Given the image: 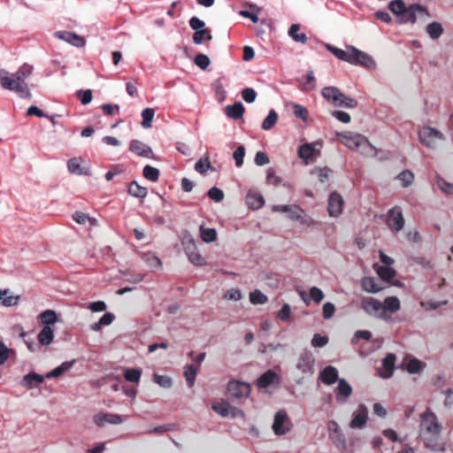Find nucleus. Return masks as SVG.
<instances>
[{
    "label": "nucleus",
    "instance_id": "1",
    "mask_svg": "<svg viewBox=\"0 0 453 453\" xmlns=\"http://www.w3.org/2000/svg\"><path fill=\"white\" fill-rule=\"evenodd\" d=\"M441 425L436 415L427 409L420 415L418 436L426 448L433 451H444L445 444L441 438Z\"/></svg>",
    "mask_w": 453,
    "mask_h": 453
},
{
    "label": "nucleus",
    "instance_id": "2",
    "mask_svg": "<svg viewBox=\"0 0 453 453\" xmlns=\"http://www.w3.org/2000/svg\"><path fill=\"white\" fill-rule=\"evenodd\" d=\"M32 72L33 66L28 64H24L12 74L0 69V85L4 89L16 92L22 98H29L31 93L26 80L31 75Z\"/></svg>",
    "mask_w": 453,
    "mask_h": 453
},
{
    "label": "nucleus",
    "instance_id": "3",
    "mask_svg": "<svg viewBox=\"0 0 453 453\" xmlns=\"http://www.w3.org/2000/svg\"><path fill=\"white\" fill-rule=\"evenodd\" d=\"M361 307L370 316L388 320L393 313L400 310L401 303L396 296H388L383 302L368 296L362 299Z\"/></svg>",
    "mask_w": 453,
    "mask_h": 453
},
{
    "label": "nucleus",
    "instance_id": "4",
    "mask_svg": "<svg viewBox=\"0 0 453 453\" xmlns=\"http://www.w3.org/2000/svg\"><path fill=\"white\" fill-rule=\"evenodd\" d=\"M337 135L341 138V142L351 150H357L361 154L370 157L377 155V149L362 134L342 133Z\"/></svg>",
    "mask_w": 453,
    "mask_h": 453
},
{
    "label": "nucleus",
    "instance_id": "5",
    "mask_svg": "<svg viewBox=\"0 0 453 453\" xmlns=\"http://www.w3.org/2000/svg\"><path fill=\"white\" fill-rule=\"evenodd\" d=\"M321 95L329 104L336 107L353 109L357 105L354 98L346 96L336 87H325L321 90Z\"/></svg>",
    "mask_w": 453,
    "mask_h": 453
},
{
    "label": "nucleus",
    "instance_id": "6",
    "mask_svg": "<svg viewBox=\"0 0 453 453\" xmlns=\"http://www.w3.org/2000/svg\"><path fill=\"white\" fill-rule=\"evenodd\" d=\"M428 16L429 13L426 7L418 4H414L406 8L400 22L415 23L418 19H426Z\"/></svg>",
    "mask_w": 453,
    "mask_h": 453
},
{
    "label": "nucleus",
    "instance_id": "7",
    "mask_svg": "<svg viewBox=\"0 0 453 453\" xmlns=\"http://www.w3.org/2000/svg\"><path fill=\"white\" fill-rule=\"evenodd\" d=\"M418 137L422 143L431 148H435L444 139L439 130L430 127H422L418 132Z\"/></svg>",
    "mask_w": 453,
    "mask_h": 453
},
{
    "label": "nucleus",
    "instance_id": "8",
    "mask_svg": "<svg viewBox=\"0 0 453 453\" xmlns=\"http://www.w3.org/2000/svg\"><path fill=\"white\" fill-rule=\"evenodd\" d=\"M227 394L234 399L247 398L250 393V385L247 382L233 380L227 383Z\"/></svg>",
    "mask_w": 453,
    "mask_h": 453
},
{
    "label": "nucleus",
    "instance_id": "9",
    "mask_svg": "<svg viewBox=\"0 0 453 453\" xmlns=\"http://www.w3.org/2000/svg\"><path fill=\"white\" fill-rule=\"evenodd\" d=\"M183 245L185 247V252L188 257V260L195 265H205V260L199 253L194 239L191 236H186L183 239Z\"/></svg>",
    "mask_w": 453,
    "mask_h": 453
},
{
    "label": "nucleus",
    "instance_id": "10",
    "mask_svg": "<svg viewBox=\"0 0 453 453\" xmlns=\"http://www.w3.org/2000/svg\"><path fill=\"white\" fill-rule=\"evenodd\" d=\"M315 358L310 350L303 351L297 358L296 367L304 375H311L314 372Z\"/></svg>",
    "mask_w": 453,
    "mask_h": 453
},
{
    "label": "nucleus",
    "instance_id": "11",
    "mask_svg": "<svg viewBox=\"0 0 453 453\" xmlns=\"http://www.w3.org/2000/svg\"><path fill=\"white\" fill-rule=\"evenodd\" d=\"M349 50L352 51L351 62L352 65H361L366 68L374 69L376 63L373 58L367 53L353 47L349 46Z\"/></svg>",
    "mask_w": 453,
    "mask_h": 453
},
{
    "label": "nucleus",
    "instance_id": "12",
    "mask_svg": "<svg viewBox=\"0 0 453 453\" xmlns=\"http://www.w3.org/2000/svg\"><path fill=\"white\" fill-rule=\"evenodd\" d=\"M273 430L276 435H283L290 430V420L285 411H279L275 413Z\"/></svg>",
    "mask_w": 453,
    "mask_h": 453
},
{
    "label": "nucleus",
    "instance_id": "13",
    "mask_svg": "<svg viewBox=\"0 0 453 453\" xmlns=\"http://www.w3.org/2000/svg\"><path fill=\"white\" fill-rule=\"evenodd\" d=\"M386 224L394 232H399L403 228L404 219L399 208H392L387 212Z\"/></svg>",
    "mask_w": 453,
    "mask_h": 453
},
{
    "label": "nucleus",
    "instance_id": "14",
    "mask_svg": "<svg viewBox=\"0 0 453 453\" xmlns=\"http://www.w3.org/2000/svg\"><path fill=\"white\" fill-rule=\"evenodd\" d=\"M55 36L76 48H82L86 45V40L73 32L58 31L55 33Z\"/></svg>",
    "mask_w": 453,
    "mask_h": 453
},
{
    "label": "nucleus",
    "instance_id": "15",
    "mask_svg": "<svg viewBox=\"0 0 453 453\" xmlns=\"http://www.w3.org/2000/svg\"><path fill=\"white\" fill-rule=\"evenodd\" d=\"M288 218L293 220H297L303 225L311 226L314 220L308 216L303 210L298 205L290 204V208L288 211Z\"/></svg>",
    "mask_w": 453,
    "mask_h": 453
},
{
    "label": "nucleus",
    "instance_id": "16",
    "mask_svg": "<svg viewBox=\"0 0 453 453\" xmlns=\"http://www.w3.org/2000/svg\"><path fill=\"white\" fill-rule=\"evenodd\" d=\"M344 204V200L342 196L336 193L333 192L329 196L328 199V213L330 217H338L342 211V206Z\"/></svg>",
    "mask_w": 453,
    "mask_h": 453
},
{
    "label": "nucleus",
    "instance_id": "17",
    "mask_svg": "<svg viewBox=\"0 0 453 453\" xmlns=\"http://www.w3.org/2000/svg\"><path fill=\"white\" fill-rule=\"evenodd\" d=\"M93 420L98 426H104L106 424L119 425L123 418L119 414L100 412L94 416Z\"/></svg>",
    "mask_w": 453,
    "mask_h": 453
},
{
    "label": "nucleus",
    "instance_id": "18",
    "mask_svg": "<svg viewBox=\"0 0 453 453\" xmlns=\"http://www.w3.org/2000/svg\"><path fill=\"white\" fill-rule=\"evenodd\" d=\"M368 418V410L364 404H360L357 411L353 413V418L349 423L352 429L363 428Z\"/></svg>",
    "mask_w": 453,
    "mask_h": 453
},
{
    "label": "nucleus",
    "instance_id": "19",
    "mask_svg": "<svg viewBox=\"0 0 453 453\" xmlns=\"http://www.w3.org/2000/svg\"><path fill=\"white\" fill-rule=\"evenodd\" d=\"M129 150L135 155L142 157L152 158V149L139 140H132L130 142Z\"/></svg>",
    "mask_w": 453,
    "mask_h": 453
},
{
    "label": "nucleus",
    "instance_id": "20",
    "mask_svg": "<svg viewBox=\"0 0 453 453\" xmlns=\"http://www.w3.org/2000/svg\"><path fill=\"white\" fill-rule=\"evenodd\" d=\"M44 379V376L32 372L22 378L20 386L27 389H32L42 383Z\"/></svg>",
    "mask_w": 453,
    "mask_h": 453
},
{
    "label": "nucleus",
    "instance_id": "21",
    "mask_svg": "<svg viewBox=\"0 0 453 453\" xmlns=\"http://www.w3.org/2000/svg\"><path fill=\"white\" fill-rule=\"evenodd\" d=\"M335 391L337 402L345 403L352 393V388L344 379H340Z\"/></svg>",
    "mask_w": 453,
    "mask_h": 453
},
{
    "label": "nucleus",
    "instance_id": "22",
    "mask_svg": "<svg viewBox=\"0 0 453 453\" xmlns=\"http://www.w3.org/2000/svg\"><path fill=\"white\" fill-rule=\"evenodd\" d=\"M319 378L326 385H332L338 380V371L335 367L328 365L321 371Z\"/></svg>",
    "mask_w": 453,
    "mask_h": 453
},
{
    "label": "nucleus",
    "instance_id": "23",
    "mask_svg": "<svg viewBox=\"0 0 453 453\" xmlns=\"http://www.w3.org/2000/svg\"><path fill=\"white\" fill-rule=\"evenodd\" d=\"M279 381L280 376L274 371L268 370L258 378L257 386L265 388Z\"/></svg>",
    "mask_w": 453,
    "mask_h": 453
},
{
    "label": "nucleus",
    "instance_id": "24",
    "mask_svg": "<svg viewBox=\"0 0 453 453\" xmlns=\"http://www.w3.org/2000/svg\"><path fill=\"white\" fill-rule=\"evenodd\" d=\"M246 203L250 209L257 210L265 204V198L258 192L250 191L246 196Z\"/></svg>",
    "mask_w": 453,
    "mask_h": 453
},
{
    "label": "nucleus",
    "instance_id": "25",
    "mask_svg": "<svg viewBox=\"0 0 453 453\" xmlns=\"http://www.w3.org/2000/svg\"><path fill=\"white\" fill-rule=\"evenodd\" d=\"M403 365L405 366L408 372L414 374L419 372L423 368V363L415 357H406Z\"/></svg>",
    "mask_w": 453,
    "mask_h": 453
},
{
    "label": "nucleus",
    "instance_id": "26",
    "mask_svg": "<svg viewBox=\"0 0 453 453\" xmlns=\"http://www.w3.org/2000/svg\"><path fill=\"white\" fill-rule=\"evenodd\" d=\"M243 112H244V107L241 102L227 105L226 107V115L229 118L234 119H239L242 118Z\"/></svg>",
    "mask_w": 453,
    "mask_h": 453
},
{
    "label": "nucleus",
    "instance_id": "27",
    "mask_svg": "<svg viewBox=\"0 0 453 453\" xmlns=\"http://www.w3.org/2000/svg\"><path fill=\"white\" fill-rule=\"evenodd\" d=\"M74 364V360L67 361L62 363L60 365L53 369L52 371L49 372L45 374L44 378L50 379V378H58L61 376L64 372L69 371Z\"/></svg>",
    "mask_w": 453,
    "mask_h": 453
},
{
    "label": "nucleus",
    "instance_id": "28",
    "mask_svg": "<svg viewBox=\"0 0 453 453\" xmlns=\"http://www.w3.org/2000/svg\"><path fill=\"white\" fill-rule=\"evenodd\" d=\"M326 48L332 52L338 59L348 62L350 64L352 51L348 49V51H345L342 49H338L331 44H326Z\"/></svg>",
    "mask_w": 453,
    "mask_h": 453
},
{
    "label": "nucleus",
    "instance_id": "29",
    "mask_svg": "<svg viewBox=\"0 0 453 453\" xmlns=\"http://www.w3.org/2000/svg\"><path fill=\"white\" fill-rule=\"evenodd\" d=\"M142 259L151 269L159 270L162 267L161 260L152 252H145L142 255Z\"/></svg>",
    "mask_w": 453,
    "mask_h": 453
},
{
    "label": "nucleus",
    "instance_id": "30",
    "mask_svg": "<svg viewBox=\"0 0 453 453\" xmlns=\"http://www.w3.org/2000/svg\"><path fill=\"white\" fill-rule=\"evenodd\" d=\"M73 220L79 225H88L89 226H93L96 225L97 220L94 218H90L88 214L83 213L81 211H75L73 214Z\"/></svg>",
    "mask_w": 453,
    "mask_h": 453
},
{
    "label": "nucleus",
    "instance_id": "31",
    "mask_svg": "<svg viewBox=\"0 0 453 453\" xmlns=\"http://www.w3.org/2000/svg\"><path fill=\"white\" fill-rule=\"evenodd\" d=\"M54 338V331L50 326H43L38 334V341L42 345H50Z\"/></svg>",
    "mask_w": 453,
    "mask_h": 453
},
{
    "label": "nucleus",
    "instance_id": "32",
    "mask_svg": "<svg viewBox=\"0 0 453 453\" xmlns=\"http://www.w3.org/2000/svg\"><path fill=\"white\" fill-rule=\"evenodd\" d=\"M82 160L79 157H73L68 160L67 162V168L71 173L73 174H86L87 172L84 171L83 167L81 166Z\"/></svg>",
    "mask_w": 453,
    "mask_h": 453
},
{
    "label": "nucleus",
    "instance_id": "33",
    "mask_svg": "<svg viewBox=\"0 0 453 453\" xmlns=\"http://www.w3.org/2000/svg\"><path fill=\"white\" fill-rule=\"evenodd\" d=\"M362 288L368 293H378L382 289V287L372 277H365L362 280Z\"/></svg>",
    "mask_w": 453,
    "mask_h": 453
},
{
    "label": "nucleus",
    "instance_id": "34",
    "mask_svg": "<svg viewBox=\"0 0 453 453\" xmlns=\"http://www.w3.org/2000/svg\"><path fill=\"white\" fill-rule=\"evenodd\" d=\"M395 361V356L394 354H388L386 357L383 359V367L386 372L384 373H380V376L382 378L387 379L391 377L393 373Z\"/></svg>",
    "mask_w": 453,
    "mask_h": 453
},
{
    "label": "nucleus",
    "instance_id": "35",
    "mask_svg": "<svg viewBox=\"0 0 453 453\" xmlns=\"http://www.w3.org/2000/svg\"><path fill=\"white\" fill-rule=\"evenodd\" d=\"M114 314L111 312L104 313L101 319L91 326L93 331L98 332L104 326L111 325L114 320Z\"/></svg>",
    "mask_w": 453,
    "mask_h": 453
},
{
    "label": "nucleus",
    "instance_id": "36",
    "mask_svg": "<svg viewBox=\"0 0 453 453\" xmlns=\"http://www.w3.org/2000/svg\"><path fill=\"white\" fill-rule=\"evenodd\" d=\"M405 4L403 0H393L388 4V9L396 15L401 20L406 10Z\"/></svg>",
    "mask_w": 453,
    "mask_h": 453
},
{
    "label": "nucleus",
    "instance_id": "37",
    "mask_svg": "<svg viewBox=\"0 0 453 453\" xmlns=\"http://www.w3.org/2000/svg\"><path fill=\"white\" fill-rule=\"evenodd\" d=\"M9 293L8 289L0 290V301L6 307L16 305L19 299V296L9 295Z\"/></svg>",
    "mask_w": 453,
    "mask_h": 453
},
{
    "label": "nucleus",
    "instance_id": "38",
    "mask_svg": "<svg viewBox=\"0 0 453 453\" xmlns=\"http://www.w3.org/2000/svg\"><path fill=\"white\" fill-rule=\"evenodd\" d=\"M249 7L252 12L242 10L240 11L239 14L244 18L250 19L253 23H257V13L261 12V8L257 4H249Z\"/></svg>",
    "mask_w": 453,
    "mask_h": 453
},
{
    "label": "nucleus",
    "instance_id": "39",
    "mask_svg": "<svg viewBox=\"0 0 453 453\" xmlns=\"http://www.w3.org/2000/svg\"><path fill=\"white\" fill-rule=\"evenodd\" d=\"M426 32L433 40H436L442 35L443 28L439 22H432L427 25Z\"/></svg>",
    "mask_w": 453,
    "mask_h": 453
},
{
    "label": "nucleus",
    "instance_id": "40",
    "mask_svg": "<svg viewBox=\"0 0 453 453\" xmlns=\"http://www.w3.org/2000/svg\"><path fill=\"white\" fill-rule=\"evenodd\" d=\"M128 193L133 196L143 198L148 192L146 188L140 186L136 181H133L128 187Z\"/></svg>",
    "mask_w": 453,
    "mask_h": 453
},
{
    "label": "nucleus",
    "instance_id": "41",
    "mask_svg": "<svg viewBox=\"0 0 453 453\" xmlns=\"http://www.w3.org/2000/svg\"><path fill=\"white\" fill-rule=\"evenodd\" d=\"M300 27L298 24H293L288 29V35L293 38L295 42L305 43L307 42V36L305 34H299L298 31Z\"/></svg>",
    "mask_w": 453,
    "mask_h": 453
},
{
    "label": "nucleus",
    "instance_id": "42",
    "mask_svg": "<svg viewBox=\"0 0 453 453\" xmlns=\"http://www.w3.org/2000/svg\"><path fill=\"white\" fill-rule=\"evenodd\" d=\"M200 235L204 242H212L217 239V232L214 228L200 226Z\"/></svg>",
    "mask_w": 453,
    "mask_h": 453
},
{
    "label": "nucleus",
    "instance_id": "43",
    "mask_svg": "<svg viewBox=\"0 0 453 453\" xmlns=\"http://www.w3.org/2000/svg\"><path fill=\"white\" fill-rule=\"evenodd\" d=\"M197 372L198 366H195L194 365H189L186 367L184 376L189 388L194 386Z\"/></svg>",
    "mask_w": 453,
    "mask_h": 453
},
{
    "label": "nucleus",
    "instance_id": "44",
    "mask_svg": "<svg viewBox=\"0 0 453 453\" xmlns=\"http://www.w3.org/2000/svg\"><path fill=\"white\" fill-rule=\"evenodd\" d=\"M40 318L42 323L45 325L44 326H50L57 322V313L52 310L44 311L41 313Z\"/></svg>",
    "mask_w": 453,
    "mask_h": 453
},
{
    "label": "nucleus",
    "instance_id": "45",
    "mask_svg": "<svg viewBox=\"0 0 453 453\" xmlns=\"http://www.w3.org/2000/svg\"><path fill=\"white\" fill-rule=\"evenodd\" d=\"M315 152L314 146L311 143H305L300 146L298 150V156L303 159H310L313 157Z\"/></svg>",
    "mask_w": 453,
    "mask_h": 453
},
{
    "label": "nucleus",
    "instance_id": "46",
    "mask_svg": "<svg viewBox=\"0 0 453 453\" xmlns=\"http://www.w3.org/2000/svg\"><path fill=\"white\" fill-rule=\"evenodd\" d=\"M141 376V370L135 368H127L124 372V378L129 382L138 383L140 381Z\"/></svg>",
    "mask_w": 453,
    "mask_h": 453
},
{
    "label": "nucleus",
    "instance_id": "47",
    "mask_svg": "<svg viewBox=\"0 0 453 453\" xmlns=\"http://www.w3.org/2000/svg\"><path fill=\"white\" fill-rule=\"evenodd\" d=\"M278 114L274 110H271L267 115V117L264 119L262 123V128L264 130H270L277 122Z\"/></svg>",
    "mask_w": 453,
    "mask_h": 453
},
{
    "label": "nucleus",
    "instance_id": "48",
    "mask_svg": "<svg viewBox=\"0 0 453 453\" xmlns=\"http://www.w3.org/2000/svg\"><path fill=\"white\" fill-rule=\"evenodd\" d=\"M155 111L151 108H146L142 111V127L143 128H150L151 127Z\"/></svg>",
    "mask_w": 453,
    "mask_h": 453
},
{
    "label": "nucleus",
    "instance_id": "49",
    "mask_svg": "<svg viewBox=\"0 0 453 453\" xmlns=\"http://www.w3.org/2000/svg\"><path fill=\"white\" fill-rule=\"evenodd\" d=\"M290 104L293 108V113L296 118L304 121L307 120L309 112L306 107L296 103H291Z\"/></svg>",
    "mask_w": 453,
    "mask_h": 453
},
{
    "label": "nucleus",
    "instance_id": "50",
    "mask_svg": "<svg viewBox=\"0 0 453 453\" xmlns=\"http://www.w3.org/2000/svg\"><path fill=\"white\" fill-rule=\"evenodd\" d=\"M397 179L403 188H407L413 182L414 174L411 171L405 170L398 174Z\"/></svg>",
    "mask_w": 453,
    "mask_h": 453
},
{
    "label": "nucleus",
    "instance_id": "51",
    "mask_svg": "<svg viewBox=\"0 0 453 453\" xmlns=\"http://www.w3.org/2000/svg\"><path fill=\"white\" fill-rule=\"evenodd\" d=\"M211 40L212 36L211 35L210 30L202 29L200 31L195 32L193 35V41L196 44H201L204 40Z\"/></svg>",
    "mask_w": 453,
    "mask_h": 453
},
{
    "label": "nucleus",
    "instance_id": "52",
    "mask_svg": "<svg viewBox=\"0 0 453 453\" xmlns=\"http://www.w3.org/2000/svg\"><path fill=\"white\" fill-rule=\"evenodd\" d=\"M143 176L150 181H157L159 177V170L150 165H145Z\"/></svg>",
    "mask_w": 453,
    "mask_h": 453
},
{
    "label": "nucleus",
    "instance_id": "53",
    "mask_svg": "<svg viewBox=\"0 0 453 453\" xmlns=\"http://www.w3.org/2000/svg\"><path fill=\"white\" fill-rule=\"evenodd\" d=\"M153 381L164 388H170L173 385V382H172V380L170 377L165 376V375H159L157 373H154Z\"/></svg>",
    "mask_w": 453,
    "mask_h": 453
},
{
    "label": "nucleus",
    "instance_id": "54",
    "mask_svg": "<svg viewBox=\"0 0 453 453\" xmlns=\"http://www.w3.org/2000/svg\"><path fill=\"white\" fill-rule=\"evenodd\" d=\"M329 437L336 448H338L340 449H346L347 443H346V440H345L343 434H342V433L331 434V435H329Z\"/></svg>",
    "mask_w": 453,
    "mask_h": 453
},
{
    "label": "nucleus",
    "instance_id": "55",
    "mask_svg": "<svg viewBox=\"0 0 453 453\" xmlns=\"http://www.w3.org/2000/svg\"><path fill=\"white\" fill-rule=\"evenodd\" d=\"M250 300L253 304H264L267 302V296L256 289L250 294Z\"/></svg>",
    "mask_w": 453,
    "mask_h": 453
},
{
    "label": "nucleus",
    "instance_id": "56",
    "mask_svg": "<svg viewBox=\"0 0 453 453\" xmlns=\"http://www.w3.org/2000/svg\"><path fill=\"white\" fill-rule=\"evenodd\" d=\"M377 273L385 280H389L395 275V271L389 266H380Z\"/></svg>",
    "mask_w": 453,
    "mask_h": 453
},
{
    "label": "nucleus",
    "instance_id": "57",
    "mask_svg": "<svg viewBox=\"0 0 453 453\" xmlns=\"http://www.w3.org/2000/svg\"><path fill=\"white\" fill-rule=\"evenodd\" d=\"M194 62L202 70H205L210 65L211 60L207 55L199 53L196 56Z\"/></svg>",
    "mask_w": 453,
    "mask_h": 453
},
{
    "label": "nucleus",
    "instance_id": "58",
    "mask_svg": "<svg viewBox=\"0 0 453 453\" xmlns=\"http://www.w3.org/2000/svg\"><path fill=\"white\" fill-rule=\"evenodd\" d=\"M210 167L211 162L208 157L199 159L195 165L196 171L200 173H206L210 169Z\"/></svg>",
    "mask_w": 453,
    "mask_h": 453
},
{
    "label": "nucleus",
    "instance_id": "59",
    "mask_svg": "<svg viewBox=\"0 0 453 453\" xmlns=\"http://www.w3.org/2000/svg\"><path fill=\"white\" fill-rule=\"evenodd\" d=\"M77 96L82 104H89L93 99V94L91 89H81L77 92Z\"/></svg>",
    "mask_w": 453,
    "mask_h": 453
},
{
    "label": "nucleus",
    "instance_id": "60",
    "mask_svg": "<svg viewBox=\"0 0 453 453\" xmlns=\"http://www.w3.org/2000/svg\"><path fill=\"white\" fill-rule=\"evenodd\" d=\"M230 406L226 403H217L212 405V410L222 417L229 414Z\"/></svg>",
    "mask_w": 453,
    "mask_h": 453
},
{
    "label": "nucleus",
    "instance_id": "61",
    "mask_svg": "<svg viewBox=\"0 0 453 453\" xmlns=\"http://www.w3.org/2000/svg\"><path fill=\"white\" fill-rule=\"evenodd\" d=\"M245 156V148L244 146H239L234 152L233 157L234 159L236 166L240 167L243 165V158Z\"/></svg>",
    "mask_w": 453,
    "mask_h": 453
},
{
    "label": "nucleus",
    "instance_id": "62",
    "mask_svg": "<svg viewBox=\"0 0 453 453\" xmlns=\"http://www.w3.org/2000/svg\"><path fill=\"white\" fill-rule=\"evenodd\" d=\"M437 185L443 193L453 195V184L448 182L442 178H438Z\"/></svg>",
    "mask_w": 453,
    "mask_h": 453
},
{
    "label": "nucleus",
    "instance_id": "63",
    "mask_svg": "<svg viewBox=\"0 0 453 453\" xmlns=\"http://www.w3.org/2000/svg\"><path fill=\"white\" fill-rule=\"evenodd\" d=\"M328 343V338L326 336H322L319 334H315L311 340V345L314 348H322Z\"/></svg>",
    "mask_w": 453,
    "mask_h": 453
},
{
    "label": "nucleus",
    "instance_id": "64",
    "mask_svg": "<svg viewBox=\"0 0 453 453\" xmlns=\"http://www.w3.org/2000/svg\"><path fill=\"white\" fill-rule=\"evenodd\" d=\"M208 196H209L211 200H213V201H215V202L219 203V202H221V201L224 199V196H224V192H223L221 189H219V188H218L213 187V188H211L208 191Z\"/></svg>",
    "mask_w": 453,
    "mask_h": 453
}]
</instances>
